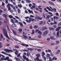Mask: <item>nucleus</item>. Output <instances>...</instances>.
<instances>
[{
    "label": "nucleus",
    "instance_id": "obj_1",
    "mask_svg": "<svg viewBox=\"0 0 61 61\" xmlns=\"http://www.w3.org/2000/svg\"><path fill=\"white\" fill-rule=\"evenodd\" d=\"M3 31L5 36H6L8 39H9V38L8 36V35H7V32L6 30L5 29H3Z\"/></svg>",
    "mask_w": 61,
    "mask_h": 61
},
{
    "label": "nucleus",
    "instance_id": "obj_2",
    "mask_svg": "<svg viewBox=\"0 0 61 61\" xmlns=\"http://www.w3.org/2000/svg\"><path fill=\"white\" fill-rule=\"evenodd\" d=\"M50 9L49 8V7H46V8L47 9H48L49 11H51V12H53V11L54 12H56V9L54 8L53 9L52 8V7L50 6Z\"/></svg>",
    "mask_w": 61,
    "mask_h": 61
},
{
    "label": "nucleus",
    "instance_id": "obj_3",
    "mask_svg": "<svg viewBox=\"0 0 61 61\" xmlns=\"http://www.w3.org/2000/svg\"><path fill=\"white\" fill-rule=\"evenodd\" d=\"M36 60L37 61H43L41 59H39V57H40V54H36Z\"/></svg>",
    "mask_w": 61,
    "mask_h": 61
},
{
    "label": "nucleus",
    "instance_id": "obj_4",
    "mask_svg": "<svg viewBox=\"0 0 61 61\" xmlns=\"http://www.w3.org/2000/svg\"><path fill=\"white\" fill-rule=\"evenodd\" d=\"M48 30H46L45 31L44 33L42 35L43 36H46V35L48 34Z\"/></svg>",
    "mask_w": 61,
    "mask_h": 61
},
{
    "label": "nucleus",
    "instance_id": "obj_5",
    "mask_svg": "<svg viewBox=\"0 0 61 61\" xmlns=\"http://www.w3.org/2000/svg\"><path fill=\"white\" fill-rule=\"evenodd\" d=\"M1 59L2 60H5V61L6 60H8V59H9V57L7 56L5 58H1Z\"/></svg>",
    "mask_w": 61,
    "mask_h": 61
},
{
    "label": "nucleus",
    "instance_id": "obj_6",
    "mask_svg": "<svg viewBox=\"0 0 61 61\" xmlns=\"http://www.w3.org/2000/svg\"><path fill=\"white\" fill-rule=\"evenodd\" d=\"M4 51H6V52H9L10 51V52H12L13 51L11 50H10L9 49H5L4 50Z\"/></svg>",
    "mask_w": 61,
    "mask_h": 61
},
{
    "label": "nucleus",
    "instance_id": "obj_7",
    "mask_svg": "<svg viewBox=\"0 0 61 61\" xmlns=\"http://www.w3.org/2000/svg\"><path fill=\"white\" fill-rule=\"evenodd\" d=\"M23 58L24 59H25V60L26 59V61H30V60H29L28 59V58H26V56H25V55H23Z\"/></svg>",
    "mask_w": 61,
    "mask_h": 61
},
{
    "label": "nucleus",
    "instance_id": "obj_8",
    "mask_svg": "<svg viewBox=\"0 0 61 61\" xmlns=\"http://www.w3.org/2000/svg\"><path fill=\"white\" fill-rule=\"evenodd\" d=\"M10 5L9 4H8L7 6V8H8V11H10V10H11V8H10Z\"/></svg>",
    "mask_w": 61,
    "mask_h": 61
},
{
    "label": "nucleus",
    "instance_id": "obj_9",
    "mask_svg": "<svg viewBox=\"0 0 61 61\" xmlns=\"http://www.w3.org/2000/svg\"><path fill=\"white\" fill-rule=\"evenodd\" d=\"M36 17H35V19H36L38 21V19L39 20H42V18H41L40 17H39L38 15L36 16Z\"/></svg>",
    "mask_w": 61,
    "mask_h": 61
},
{
    "label": "nucleus",
    "instance_id": "obj_10",
    "mask_svg": "<svg viewBox=\"0 0 61 61\" xmlns=\"http://www.w3.org/2000/svg\"><path fill=\"white\" fill-rule=\"evenodd\" d=\"M54 15H47L46 16V19L49 18L50 17H51V16H53Z\"/></svg>",
    "mask_w": 61,
    "mask_h": 61
},
{
    "label": "nucleus",
    "instance_id": "obj_11",
    "mask_svg": "<svg viewBox=\"0 0 61 61\" xmlns=\"http://www.w3.org/2000/svg\"><path fill=\"white\" fill-rule=\"evenodd\" d=\"M13 50L14 51H16V52H15V53L16 55H17V54L18 53V51L15 49H13Z\"/></svg>",
    "mask_w": 61,
    "mask_h": 61
},
{
    "label": "nucleus",
    "instance_id": "obj_12",
    "mask_svg": "<svg viewBox=\"0 0 61 61\" xmlns=\"http://www.w3.org/2000/svg\"><path fill=\"white\" fill-rule=\"evenodd\" d=\"M2 53L3 54H5V55H7V56L8 55L9 56H10V57H12V56H11V55L10 54H6L5 53V52H4V51H2Z\"/></svg>",
    "mask_w": 61,
    "mask_h": 61
},
{
    "label": "nucleus",
    "instance_id": "obj_13",
    "mask_svg": "<svg viewBox=\"0 0 61 61\" xmlns=\"http://www.w3.org/2000/svg\"><path fill=\"white\" fill-rule=\"evenodd\" d=\"M13 19L14 20V23H18V20L15 19V18H13Z\"/></svg>",
    "mask_w": 61,
    "mask_h": 61
},
{
    "label": "nucleus",
    "instance_id": "obj_14",
    "mask_svg": "<svg viewBox=\"0 0 61 61\" xmlns=\"http://www.w3.org/2000/svg\"><path fill=\"white\" fill-rule=\"evenodd\" d=\"M5 18V19L6 20L7 18H6L7 17V15L5 14H4L2 15Z\"/></svg>",
    "mask_w": 61,
    "mask_h": 61
},
{
    "label": "nucleus",
    "instance_id": "obj_15",
    "mask_svg": "<svg viewBox=\"0 0 61 61\" xmlns=\"http://www.w3.org/2000/svg\"><path fill=\"white\" fill-rule=\"evenodd\" d=\"M61 27L60 26H59V27H58L56 29V31H59V30H60V29L61 28Z\"/></svg>",
    "mask_w": 61,
    "mask_h": 61
},
{
    "label": "nucleus",
    "instance_id": "obj_16",
    "mask_svg": "<svg viewBox=\"0 0 61 61\" xmlns=\"http://www.w3.org/2000/svg\"><path fill=\"white\" fill-rule=\"evenodd\" d=\"M28 11L30 13V14H31V13H32V14H34V13H33V11L30 10H28Z\"/></svg>",
    "mask_w": 61,
    "mask_h": 61
},
{
    "label": "nucleus",
    "instance_id": "obj_17",
    "mask_svg": "<svg viewBox=\"0 0 61 61\" xmlns=\"http://www.w3.org/2000/svg\"><path fill=\"white\" fill-rule=\"evenodd\" d=\"M45 29H47V28L44 27L42 28V31H44V30H45Z\"/></svg>",
    "mask_w": 61,
    "mask_h": 61
},
{
    "label": "nucleus",
    "instance_id": "obj_18",
    "mask_svg": "<svg viewBox=\"0 0 61 61\" xmlns=\"http://www.w3.org/2000/svg\"><path fill=\"white\" fill-rule=\"evenodd\" d=\"M26 21L27 22H28L29 23H30L31 22V20L30 19H29V20L27 19L26 20Z\"/></svg>",
    "mask_w": 61,
    "mask_h": 61
},
{
    "label": "nucleus",
    "instance_id": "obj_19",
    "mask_svg": "<svg viewBox=\"0 0 61 61\" xmlns=\"http://www.w3.org/2000/svg\"><path fill=\"white\" fill-rule=\"evenodd\" d=\"M33 6H32V7L33 8H35L36 7V4L35 3H33Z\"/></svg>",
    "mask_w": 61,
    "mask_h": 61
},
{
    "label": "nucleus",
    "instance_id": "obj_20",
    "mask_svg": "<svg viewBox=\"0 0 61 61\" xmlns=\"http://www.w3.org/2000/svg\"><path fill=\"white\" fill-rule=\"evenodd\" d=\"M6 25H6L8 31H10V29H9V27L8 26V25H7V24H6Z\"/></svg>",
    "mask_w": 61,
    "mask_h": 61
},
{
    "label": "nucleus",
    "instance_id": "obj_21",
    "mask_svg": "<svg viewBox=\"0 0 61 61\" xmlns=\"http://www.w3.org/2000/svg\"><path fill=\"white\" fill-rule=\"evenodd\" d=\"M48 3L50 4V5H55L54 3L51 2L49 1L48 2Z\"/></svg>",
    "mask_w": 61,
    "mask_h": 61
},
{
    "label": "nucleus",
    "instance_id": "obj_22",
    "mask_svg": "<svg viewBox=\"0 0 61 61\" xmlns=\"http://www.w3.org/2000/svg\"><path fill=\"white\" fill-rule=\"evenodd\" d=\"M26 2L27 3H31V1L29 0H26Z\"/></svg>",
    "mask_w": 61,
    "mask_h": 61
},
{
    "label": "nucleus",
    "instance_id": "obj_23",
    "mask_svg": "<svg viewBox=\"0 0 61 61\" xmlns=\"http://www.w3.org/2000/svg\"><path fill=\"white\" fill-rule=\"evenodd\" d=\"M12 37L13 38V39H14L15 40V41H18L17 39H16V38H15V37Z\"/></svg>",
    "mask_w": 61,
    "mask_h": 61
},
{
    "label": "nucleus",
    "instance_id": "obj_24",
    "mask_svg": "<svg viewBox=\"0 0 61 61\" xmlns=\"http://www.w3.org/2000/svg\"><path fill=\"white\" fill-rule=\"evenodd\" d=\"M42 56H45L46 55V54L44 52H42Z\"/></svg>",
    "mask_w": 61,
    "mask_h": 61
},
{
    "label": "nucleus",
    "instance_id": "obj_25",
    "mask_svg": "<svg viewBox=\"0 0 61 61\" xmlns=\"http://www.w3.org/2000/svg\"><path fill=\"white\" fill-rule=\"evenodd\" d=\"M30 54L29 52H27V56L29 57V56H30Z\"/></svg>",
    "mask_w": 61,
    "mask_h": 61
},
{
    "label": "nucleus",
    "instance_id": "obj_26",
    "mask_svg": "<svg viewBox=\"0 0 61 61\" xmlns=\"http://www.w3.org/2000/svg\"><path fill=\"white\" fill-rule=\"evenodd\" d=\"M60 51L59 50H58L56 52V54H59V53H60Z\"/></svg>",
    "mask_w": 61,
    "mask_h": 61
},
{
    "label": "nucleus",
    "instance_id": "obj_27",
    "mask_svg": "<svg viewBox=\"0 0 61 61\" xmlns=\"http://www.w3.org/2000/svg\"><path fill=\"white\" fill-rule=\"evenodd\" d=\"M28 50H30V51H33V49H32V48H28Z\"/></svg>",
    "mask_w": 61,
    "mask_h": 61
},
{
    "label": "nucleus",
    "instance_id": "obj_28",
    "mask_svg": "<svg viewBox=\"0 0 61 61\" xmlns=\"http://www.w3.org/2000/svg\"><path fill=\"white\" fill-rule=\"evenodd\" d=\"M55 59V60H56L57 59V58H56L55 57H53L52 58V60H54Z\"/></svg>",
    "mask_w": 61,
    "mask_h": 61
},
{
    "label": "nucleus",
    "instance_id": "obj_29",
    "mask_svg": "<svg viewBox=\"0 0 61 61\" xmlns=\"http://www.w3.org/2000/svg\"><path fill=\"white\" fill-rule=\"evenodd\" d=\"M11 26H12V27H15V26H16V25H15V24L14 23H13V24H12Z\"/></svg>",
    "mask_w": 61,
    "mask_h": 61
},
{
    "label": "nucleus",
    "instance_id": "obj_30",
    "mask_svg": "<svg viewBox=\"0 0 61 61\" xmlns=\"http://www.w3.org/2000/svg\"><path fill=\"white\" fill-rule=\"evenodd\" d=\"M50 56V54H47V58H49L50 57H49Z\"/></svg>",
    "mask_w": 61,
    "mask_h": 61
},
{
    "label": "nucleus",
    "instance_id": "obj_31",
    "mask_svg": "<svg viewBox=\"0 0 61 61\" xmlns=\"http://www.w3.org/2000/svg\"><path fill=\"white\" fill-rule=\"evenodd\" d=\"M29 19H30V21H31L32 22V21H33L34 20V19H32L31 18H29Z\"/></svg>",
    "mask_w": 61,
    "mask_h": 61
},
{
    "label": "nucleus",
    "instance_id": "obj_32",
    "mask_svg": "<svg viewBox=\"0 0 61 61\" xmlns=\"http://www.w3.org/2000/svg\"><path fill=\"white\" fill-rule=\"evenodd\" d=\"M20 12H21V10H20V9H18V12L19 13V14H20Z\"/></svg>",
    "mask_w": 61,
    "mask_h": 61
},
{
    "label": "nucleus",
    "instance_id": "obj_33",
    "mask_svg": "<svg viewBox=\"0 0 61 61\" xmlns=\"http://www.w3.org/2000/svg\"><path fill=\"white\" fill-rule=\"evenodd\" d=\"M18 7H20V8H21V7H22V5L21 4L18 5Z\"/></svg>",
    "mask_w": 61,
    "mask_h": 61
},
{
    "label": "nucleus",
    "instance_id": "obj_34",
    "mask_svg": "<svg viewBox=\"0 0 61 61\" xmlns=\"http://www.w3.org/2000/svg\"><path fill=\"white\" fill-rule=\"evenodd\" d=\"M44 10H45V12L46 13H48V11L46 10V8H44Z\"/></svg>",
    "mask_w": 61,
    "mask_h": 61
},
{
    "label": "nucleus",
    "instance_id": "obj_35",
    "mask_svg": "<svg viewBox=\"0 0 61 61\" xmlns=\"http://www.w3.org/2000/svg\"><path fill=\"white\" fill-rule=\"evenodd\" d=\"M50 39H52V40H55V39H54V36H51L50 37Z\"/></svg>",
    "mask_w": 61,
    "mask_h": 61
},
{
    "label": "nucleus",
    "instance_id": "obj_36",
    "mask_svg": "<svg viewBox=\"0 0 61 61\" xmlns=\"http://www.w3.org/2000/svg\"><path fill=\"white\" fill-rule=\"evenodd\" d=\"M34 28H35V29H36L37 27H38V26L36 25L34 26Z\"/></svg>",
    "mask_w": 61,
    "mask_h": 61
},
{
    "label": "nucleus",
    "instance_id": "obj_37",
    "mask_svg": "<svg viewBox=\"0 0 61 61\" xmlns=\"http://www.w3.org/2000/svg\"><path fill=\"white\" fill-rule=\"evenodd\" d=\"M23 36L24 38H27V37L25 35H23Z\"/></svg>",
    "mask_w": 61,
    "mask_h": 61
},
{
    "label": "nucleus",
    "instance_id": "obj_38",
    "mask_svg": "<svg viewBox=\"0 0 61 61\" xmlns=\"http://www.w3.org/2000/svg\"><path fill=\"white\" fill-rule=\"evenodd\" d=\"M1 56H2L3 57L2 58H3L4 57V58L5 57V56L3 55H1V54H0V57H1Z\"/></svg>",
    "mask_w": 61,
    "mask_h": 61
},
{
    "label": "nucleus",
    "instance_id": "obj_39",
    "mask_svg": "<svg viewBox=\"0 0 61 61\" xmlns=\"http://www.w3.org/2000/svg\"><path fill=\"white\" fill-rule=\"evenodd\" d=\"M58 26H60L61 25V22H60L58 23Z\"/></svg>",
    "mask_w": 61,
    "mask_h": 61
},
{
    "label": "nucleus",
    "instance_id": "obj_40",
    "mask_svg": "<svg viewBox=\"0 0 61 61\" xmlns=\"http://www.w3.org/2000/svg\"><path fill=\"white\" fill-rule=\"evenodd\" d=\"M38 34H40V35L42 34V33L40 31H39L38 32Z\"/></svg>",
    "mask_w": 61,
    "mask_h": 61
},
{
    "label": "nucleus",
    "instance_id": "obj_41",
    "mask_svg": "<svg viewBox=\"0 0 61 61\" xmlns=\"http://www.w3.org/2000/svg\"><path fill=\"white\" fill-rule=\"evenodd\" d=\"M42 58H44L45 60H46V57H45V56H42Z\"/></svg>",
    "mask_w": 61,
    "mask_h": 61
},
{
    "label": "nucleus",
    "instance_id": "obj_42",
    "mask_svg": "<svg viewBox=\"0 0 61 61\" xmlns=\"http://www.w3.org/2000/svg\"><path fill=\"white\" fill-rule=\"evenodd\" d=\"M1 37V38H3V34H0Z\"/></svg>",
    "mask_w": 61,
    "mask_h": 61
},
{
    "label": "nucleus",
    "instance_id": "obj_43",
    "mask_svg": "<svg viewBox=\"0 0 61 61\" xmlns=\"http://www.w3.org/2000/svg\"><path fill=\"white\" fill-rule=\"evenodd\" d=\"M19 23L20 24V25L21 26H23V24L22 23H21L19 22Z\"/></svg>",
    "mask_w": 61,
    "mask_h": 61
},
{
    "label": "nucleus",
    "instance_id": "obj_44",
    "mask_svg": "<svg viewBox=\"0 0 61 61\" xmlns=\"http://www.w3.org/2000/svg\"><path fill=\"white\" fill-rule=\"evenodd\" d=\"M42 23H43V21H40V23H39V25H42Z\"/></svg>",
    "mask_w": 61,
    "mask_h": 61
},
{
    "label": "nucleus",
    "instance_id": "obj_45",
    "mask_svg": "<svg viewBox=\"0 0 61 61\" xmlns=\"http://www.w3.org/2000/svg\"><path fill=\"white\" fill-rule=\"evenodd\" d=\"M9 17L10 18H12L13 17V16L11 15H9Z\"/></svg>",
    "mask_w": 61,
    "mask_h": 61
},
{
    "label": "nucleus",
    "instance_id": "obj_46",
    "mask_svg": "<svg viewBox=\"0 0 61 61\" xmlns=\"http://www.w3.org/2000/svg\"><path fill=\"white\" fill-rule=\"evenodd\" d=\"M15 48H19V47L18 46H15Z\"/></svg>",
    "mask_w": 61,
    "mask_h": 61
},
{
    "label": "nucleus",
    "instance_id": "obj_47",
    "mask_svg": "<svg viewBox=\"0 0 61 61\" xmlns=\"http://www.w3.org/2000/svg\"><path fill=\"white\" fill-rule=\"evenodd\" d=\"M18 31L20 32H21L22 31V30L21 29H20L18 30Z\"/></svg>",
    "mask_w": 61,
    "mask_h": 61
},
{
    "label": "nucleus",
    "instance_id": "obj_48",
    "mask_svg": "<svg viewBox=\"0 0 61 61\" xmlns=\"http://www.w3.org/2000/svg\"><path fill=\"white\" fill-rule=\"evenodd\" d=\"M16 60V61H20V59H18V58H15Z\"/></svg>",
    "mask_w": 61,
    "mask_h": 61
},
{
    "label": "nucleus",
    "instance_id": "obj_49",
    "mask_svg": "<svg viewBox=\"0 0 61 61\" xmlns=\"http://www.w3.org/2000/svg\"><path fill=\"white\" fill-rule=\"evenodd\" d=\"M49 59L50 61H52V58H51V57H50L49 58Z\"/></svg>",
    "mask_w": 61,
    "mask_h": 61
},
{
    "label": "nucleus",
    "instance_id": "obj_50",
    "mask_svg": "<svg viewBox=\"0 0 61 61\" xmlns=\"http://www.w3.org/2000/svg\"><path fill=\"white\" fill-rule=\"evenodd\" d=\"M35 33V31H34V30H33L32 31V32L31 33L32 34H34Z\"/></svg>",
    "mask_w": 61,
    "mask_h": 61
},
{
    "label": "nucleus",
    "instance_id": "obj_51",
    "mask_svg": "<svg viewBox=\"0 0 61 61\" xmlns=\"http://www.w3.org/2000/svg\"><path fill=\"white\" fill-rule=\"evenodd\" d=\"M54 23L53 24H57V22L56 21H54Z\"/></svg>",
    "mask_w": 61,
    "mask_h": 61
},
{
    "label": "nucleus",
    "instance_id": "obj_52",
    "mask_svg": "<svg viewBox=\"0 0 61 61\" xmlns=\"http://www.w3.org/2000/svg\"><path fill=\"white\" fill-rule=\"evenodd\" d=\"M13 33L14 34H15V35H16V32H15V31L14 30L13 31Z\"/></svg>",
    "mask_w": 61,
    "mask_h": 61
},
{
    "label": "nucleus",
    "instance_id": "obj_53",
    "mask_svg": "<svg viewBox=\"0 0 61 61\" xmlns=\"http://www.w3.org/2000/svg\"><path fill=\"white\" fill-rule=\"evenodd\" d=\"M29 18V17L28 16L25 17V19H28V18Z\"/></svg>",
    "mask_w": 61,
    "mask_h": 61
},
{
    "label": "nucleus",
    "instance_id": "obj_54",
    "mask_svg": "<svg viewBox=\"0 0 61 61\" xmlns=\"http://www.w3.org/2000/svg\"><path fill=\"white\" fill-rule=\"evenodd\" d=\"M23 51H24V52H28V51L27 50H23Z\"/></svg>",
    "mask_w": 61,
    "mask_h": 61
},
{
    "label": "nucleus",
    "instance_id": "obj_55",
    "mask_svg": "<svg viewBox=\"0 0 61 61\" xmlns=\"http://www.w3.org/2000/svg\"><path fill=\"white\" fill-rule=\"evenodd\" d=\"M29 6L30 7L31 6H32V4H30L29 5Z\"/></svg>",
    "mask_w": 61,
    "mask_h": 61
},
{
    "label": "nucleus",
    "instance_id": "obj_56",
    "mask_svg": "<svg viewBox=\"0 0 61 61\" xmlns=\"http://www.w3.org/2000/svg\"><path fill=\"white\" fill-rule=\"evenodd\" d=\"M11 22H12V23H13L14 22V21L12 19H11L10 20Z\"/></svg>",
    "mask_w": 61,
    "mask_h": 61
},
{
    "label": "nucleus",
    "instance_id": "obj_57",
    "mask_svg": "<svg viewBox=\"0 0 61 61\" xmlns=\"http://www.w3.org/2000/svg\"><path fill=\"white\" fill-rule=\"evenodd\" d=\"M53 27L54 28H56V27H57V26L56 25H54Z\"/></svg>",
    "mask_w": 61,
    "mask_h": 61
},
{
    "label": "nucleus",
    "instance_id": "obj_58",
    "mask_svg": "<svg viewBox=\"0 0 61 61\" xmlns=\"http://www.w3.org/2000/svg\"><path fill=\"white\" fill-rule=\"evenodd\" d=\"M10 6H11V7H12V8H14V7H14V6L13 5H11L10 4Z\"/></svg>",
    "mask_w": 61,
    "mask_h": 61
},
{
    "label": "nucleus",
    "instance_id": "obj_59",
    "mask_svg": "<svg viewBox=\"0 0 61 61\" xmlns=\"http://www.w3.org/2000/svg\"><path fill=\"white\" fill-rule=\"evenodd\" d=\"M56 16H58V15H59L58 14V13H56Z\"/></svg>",
    "mask_w": 61,
    "mask_h": 61
},
{
    "label": "nucleus",
    "instance_id": "obj_60",
    "mask_svg": "<svg viewBox=\"0 0 61 61\" xmlns=\"http://www.w3.org/2000/svg\"><path fill=\"white\" fill-rule=\"evenodd\" d=\"M10 12L11 13H13V10H10Z\"/></svg>",
    "mask_w": 61,
    "mask_h": 61
},
{
    "label": "nucleus",
    "instance_id": "obj_61",
    "mask_svg": "<svg viewBox=\"0 0 61 61\" xmlns=\"http://www.w3.org/2000/svg\"><path fill=\"white\" fill-rule=\"evenodd\" d=\"M38 37L39 38H41V35H39L38 36Z\"/></svg>",
    "mask_w": 61,
    "mask_h": 61
},
{
    "label": "nucleus",
    "instance_id": "obj_62",
    "mask_svg": "<svg viewBox=\"0 0 61 61\" xmlns=\"http://www.w3.org/2000/svg\"><path fill=\"white\" fill-rule=\"evenodd\" d=\"M37 50L38 52H40L41 51V50L40 49H38Z\"/></svg>",
    "mask_w": 61,
    "mask_h": 61
},
{
    "label": "nucleus",
    "instance_id": "obj_63",
    "mask_svg": "<svg viewBox=\"0 0 61 61\" xmlns=\"http://www.w3.org/2000/svg\"><path fill=\"white\" fill-rule=\"evenodd\" d=\"M5 3L6 4H8V0H5Z\"/></svg>",
    "mask_w": 61,
    "mask_h": 61
},
{
    "label": "nucleus",
    "instance_id": "obj_64",
    "mask_svg": "<svg viewBox=\"0 0 61 61\" xmlns=\"http://www.w3.org/2000/svg\"><path fill=\"white\" fill-rule=\"evenodd\" d=\"M30 17H34V16L33 15H30Z\"/></svg>",
    "mask_w": 61,
    "mask_h": 61
}]
</instances>
